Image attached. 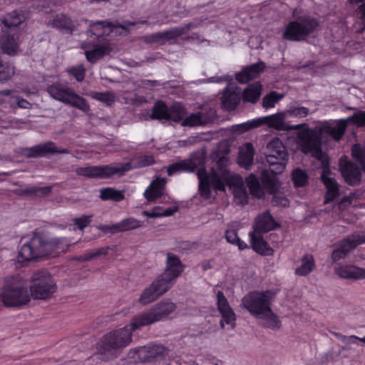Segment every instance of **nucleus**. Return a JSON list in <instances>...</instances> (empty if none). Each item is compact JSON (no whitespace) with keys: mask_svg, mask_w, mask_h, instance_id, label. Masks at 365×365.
Segmentation results:
<instances>
[{"mask_svg":"<svg viewBox=\"0 0 365 365\" xmlns=\"http://www.w3.org/2000/svg\"><path fill=\"white\" fill-rule=\"evenodd\" d=\"M176 309L175 303L164 299L134 316L129 324L103 335L97 349L102 354L113 353L127 346L136 329L166 319Z\"/></svg>","mask_w":365,"mask_h":365,"instance_id":"1","label":"nucleus"},{"mask_svg":"<svg viewBox=\"0 0 365 365\" xmlns=\"http://www.w3.org/2000/svg\"><path fill=\"white\" fill-rule=\"evenodd\" d=\"M54 279L45 270L34 273L31 277L30 293L27 287L19 277H13L5 280L0 294V309L6 307H19L27 304L31 296L36 299H46L56 291Z\"/></svg>","mask_w":365,"mask_h":365,"instance_id":"2","label":"nucleus"},{"mask_svg":"<svg viewBox=\"0 0 365 365\" xmlns=\"http://www.w3.org/2000/svg\"><path fill=\"white\" fill-rule=\"evenodd\" d=\"M16 256V267H22L28 262L47 256H56L65 251L62 246V240L54 238L46 241L37 233H34L29 239L22 238Z\"/></svg>","mask_w":365,"mask_h":365,"instance_id":"3","label":"nucleus"},{"mask_svg":"<svg viewBox=\"0 0 365 365\" xmlns=\"http://www.w3.org/2000/svg\"><path fill=\"white\" fill-rule=\"evenodd\" d=\"M267 150L266 159L273 174L264 170L261 174V182L264 190L269 194H274L279 189L276 175L284 170L288 160V153L282 141L278 138H274L267 144Z\"/></svg>","mask_w":365,"mask_h":365,"instance_id":"4","label":"nucleus"},{"mask_svg":"<svg viewBox=\"0 0 365 365\" xmlns=\"http://www.w3.org/2000/svg\"><path fill=\"white\" fill-rule=\"evenodd\" d=\"M26 21L22 11L14 10L0 19V46L3 53L14 56L19 51V26Z\"/></svg>","mask_w":365,"mask_h":365,"instance_id":"5","label":"nucleus"},{"mask_svg":"<svg viewBox=\"0 0 365 365\" xmlns=\"http://www.w3.org/2000/svg\"><path fill=\"white\" fill-rule=\"evenodd\" d=\"M319 26V21L315 17L301 15L286 25L282 38L290 41H304L317 30Z\"/></svg>","mask_w":365,"mask_h":365,"instance_id":"6","label":"nucleus"},{"mask_svg":"<svg viewBox=\"0 0 365 365\" xmlns=\"http://www.w3.org/2000/svg\"><path fill=\"white\" fill-rule=\"evenodd\" d=\"M228 175L229 172L227 170H224L220 175L215 170H212V173L208 174L205 165L198 168L197 175L199 180L198 191L200 195L205 200H209L212 195L211 187L217 190L225 191L226 183H230Z\"/></svg>","mask_w":365,"mask_h":365,"instance_id":"7","label":"nucleus"},{"mask_svg":"<svg viewBox=\"0 0 365 365\" xmlns=\"http://www.w3.org/2000/svg\"><path fill=\"white\" fill-rule=\"evenodd\" d=\"M273 298L274 294L271 290H254L242 298V304L251 315L259 317L271 312Z\"/></svg>","mask_w":365,"mask_h":365,"instance_id":"8","label":"nucleus"},{"mask_svg":"<svg viewBox=\"0 0 365 365\" xmlns=\"http://www.w3.org/2000/svg\"><path fill=\"white\" fill-rule=\"evenodd\" d=\"M131 163H119L115 165H90L79 167L76 173L78 175L88 178L107 179L115 175H123L126 172L132 170Z\"/></svg>","mask_w":365,"mask_h":365,"instance_id":"9","label":"nucleus"},{"mask_svg":"<svg viewBox=\"0 0 365 365\" xmlns=\"http://www.w3.org/2000/svg\"><path fill=\"white\" fill-rule=\"evenodd\" d=\"M47 92L53 99L81 110L86 111L89 108V105L84 98L78 95L68 86L58 81L48 86Z\"/></svg>","mask_w":365,"mask_h":365,"instance_id":"10","label":"nucleus"},{"mask_svg":"<svg viewBox=\"0 0 365 365\" xmlns=\"http://www.w3.org/2000/svg\"><path fill=\"white\" fill-rule=\"evenodd\" d=\"M137 24H148V21L139 20L136 21H124L123 24L112 23L108 20L91 21L89 24V29L88 30V36H96L100 38L103 36L108 35L113 32L115 29L119 28L123 30H128L129 27L135 26Z\"/></svg>","mask_w":365,"mask_h":365,"instance_id":"11","label":"nucleus"},{"mask_svg":"<svg viewBox=\"0 0 365 365\" xmlns=\"http://www.w3.org/2000/svg\"><path fill=\"white\" fill-rule=\"evenodd\" d=\"M137 24H148V21L139 20L136 21H124L123 24L112 23L108 20L91 21L89 24V29L88 30V36H96L100 38L103 36L108 35L113 32L115 29L119 28L123 30H128L129 27L135 26Z\"/></svg>","mask_w":365,"mask_h":365,"instance_id":"12","label":"nucleus"},{"mask_svg":"<svg viewBox=\"0 0 365 365\" xmlns=\"http://www.w3.org/2000/svg\"><path fill=\"white\" fill-rule=\"evenodd\" d=\"M302 151L310 153L314 158L322 155V132L307 128L299 134Z\"/></svg>","mask_w":365,"mask_h":365,"instance_id":"13","label":"nucleus"},{"mask_svg":"<svg viewBox=\"0 0 365 365\" xmlns=\"http://www.w3.org/2000/svg\"><path fill=\"white\" fill-rule=\"evenodd\" d=\"M16 153L27 158H37L45 157L48 154H68L67 148H58L52 141L38 144L32 147H19L16 149Z\"/></svg>","mask_w":365,"mask_h":365,"instance_id":"14","label":"nucleus"},{"mask_svg":"<svg viewBox=\"0 0 365 365\" xmlns=\"http://www.w3.org/2000/svg\"><path fill=\"white\" fill-rule=\"evenodd\" d=\"M205 164V159L203 155H192L190 158L180 160L169 165L167 168V174L172 176L181 173H193L197 168L202 167Z\"/></svg>","mask_w":365,"mask_h":365,"instance_id":"15","label":"nucleus"},{"mask_svg":"<svg viewBox=\"0 0 365 365\" xmlns=\"http://www.w3.org/2000/svg\"><path fill=\"white\" fill-rule=\"evenodd\" d=\"M363 243H365V236L359 235H353L352 238L348 237L341 240L339 247L331 253L332 262L336 263L340 259L345 258L350 251Z\"/></svg>","mask_w":365,"mask_h":365,"instance_id":"16","label":"nucleus"},{"mask_svg":"<svg viewBox=\"0 0 365 365\" xmlns=\"http://www.w3.org/2000/svg\"><path fill=\"white\" fill-rule=\"evenodd\" d=\"M285 114L284 113H277L273 115L259 118V126L262 125H267L270 128H274L277 130H299L303 126H307V124H298L290 125L285 122Z\"/></svg>","mask_w":365,"mask_h":365,"instance_id":"17","label":"nucleus"},{"mask_svg":"<svg viewBox=\"0 0 365 365\" xmlns=\"http://www.w3.org/2000/svg\"><path fill=\"white\" fill-rule=\"evenodd\" d=\"M217 307L221 314L220 326L224 328L225 323L230 324L232 328L235 327L236 314L229 304V302L222 291L217 293Z\"/></svg>","mask_w":365,"mask_h":365,"instance_id":"18","label":"nucleus"},{"mask_svg":"<svg viewBox=\"0 0 365 365\" xmlns=\"http://www.w3.org/2000/svg\"><path fill=\"white\" fill-rule=\"evenodd\" d=\"M280 225L275 221L269 210L259 213L253 224V231L250 233L262 235L279 227Z\"/></svg>","mask_w":365,"mask_h":365,"instance_id":"19","label":"nucleus"},{"mask_svg":"<svg viewBox=\"0 0 365 365\" xmlns=\"http://www.w3.org/2000/svg\"><path fill=\"white\" fill-rule=\"evenodd\" d=\"M185 265L175 254L168 252L166 255L165 267L163 274L174 282L184 272Z\"/></svg>","mask_w":365,"mask_h":365,"instance_id":"20","label":"nucleus"},{"mask_svg":"<svg viewBox=\"0 0 365 365\" xmlns=\"http://www.w3.org/2000/svg\"><path fill=\"white\" fill-rule=\"evenodd\" d=\"M143 223L142 221L138 220L133 217H128L111 225H101L98 227V229L104 232H108L111 234H114L137 229L142 227Z\"/></svg>","mask_w":365,"mask_h":365,"instance_id":"21","label":"nucleus"},{"mask_svg":"<svg viewBox=\"0 0 365 365\" xmlns=\"http://www.w3.org/2000/svg\"><path fill=\"white\" fill-rule=\"evenodd\" d=\"M168 351L164 346L153 343L134 349V352L138 354L139 358L143 361H149L153 359L164 356L168 354Z\"/></svg>","mask_w":365,"mask_h":365,"instance_id":"22","label":"nucleus"},{"mask_svg":"<svg viewBox=\"0 0 365 365\" xmlns=\"http://www.w3.org/2000/svg\"><path fill=\"white\" fill-rule=\"evenodd\" d=\"M265 63L259 61L255 63L247 66L242 70L235 74V79L240 83H246L255 79L264 71Z\"/></svg>","mask_w":365,"mask_h":365,"instance_id":"23","label":"nucleus"},{"mask_svg":"<svg viewBox=\"0 0 365 365\" xmlns=\"http://www.w3.org/2000/svg\"><path fill=\"white\" fill-rule=\"evenodd\" d=\"M340 170L345 182L349 185H359L361 180V173L358 165L351 161L340 164Z\"/></svg>","mask_w":365,"mask_h":365,"instance_id":"24","label":"nucleus"},{"mask_svg":"<svg viewBox=\"0 0 365 365\" xmlns=\"http://www.w3.org/2000/svg\"><path fill=\"white\" fill-rule=\"evenodd\" d=\"M250 237L252 248L256 253L264 257L274 255V249L264 240L262 235L250 233Z\"/></svg>","mask_w":365,"mask_h":365,"instance_id":"25","label":"nucleus"},{"mask_svg":"<svg viewBox=\"0 0 365 365\" xmlns=\"http://www.w3.org/2000/svg\"><path fill=\"white\" fill-rule=\"evenodd\" d=\"M334 269L336 274L343 279H365V269L354 265H341L340 264H337L335 266Z\"/></svg>","mask_w":365,"mask_h":365,"instance_id":"26","label":"nucleus"},{"mask_svg":"<svg viewBox=\"0 0 365 365\" xmlns=\"http://www.w3.org/2000/svg\"><path fill=\"white\" fill-rule=\"evenodd\" d=\"M166 182L165 178H157L153 180L144 192L147 200L152 202L161 197L164 194Z\"/></svg>","mask_w":365,"mask_h":365,"instance_id":"27","label":"nucleus"},{"mask_svg":"<svg viewBox=\"0 0 365 365\" xmlns=\"http://www.w3.org/2000/svg\"><path fill=\"white\" fill-rule=\"evenodd\" d=\"M347 128V120L340 119L336 120V125L334 126L329 123H325L322 125L320 132L325 133L336 141H339L343 137Z\"/></svg>","mask_w":365,"mask_h":365,"instance_id":"28","label":"nucleus"},{"mask_svg":"<svg viewBox=\"0 0 365 365\" xmlns=\"http://www.w3.org/2000/svg\"><path fill=\"white\" fill-rule=\"evenodd\" d=\"M48 25L64 34H71L74 30L72 20L63 14H56L53 19L48 21Z\"/></svg>","mask_w":365,"mask_h":365,"instance_id":"29","label":"nucleus"},{"mask_svg":"<svg viewBox=\"0 0 365 365\" xmlns=\"http://www.w3.org/2000/svg\"><path fill=\"white\" fill-rule=\"evenodd\" d=\"M255 155V148L251 143H246L243 147L240 149L237 157L238 165L241 168L249 170L253 164Z\"/></svg>","mask_w":365,"mask_h":365,"instance_id":"30","label":"nucleus"},{"mask_svg":"<svg viewBox=\"0 0 365 365\" xmlns=\"http://www.w3.org/2000/svg\"><path fill=\"white\" fill-rule=\"evenodd\" d=\"M321 180L327 188L324 195V204L333 202L339 195V185L334 178L325 175H321Z\"/></svg>","mask_w":365,"mask_h":365,"instance_id":"31","label":"nucleus"},{"mask_svg":"<svg viewBox=\"0 0 365 365\" xmlns=\"http://www.w3.org/2000/svg\"><path fill=\"white\" fill-rule=\"evenodd\" d=\"M110 51V48L108 44L96 45L92 49L85 51V56L87 61L93 64L109 54Z\"/></svg>","mask_w":365,"mask_h":365,"instance_id":"32","label":"nucleus"},{"mask_svg":"<svg viewBox=\"0 0 365 365\" xmlns=\"http://www.w3.org/2000/svg\"><path fill=\"white\" fill-rule=\"evenodd\" d=\"M262 86L259 82L249 84L242 93L245 101L255 103L262 94Z\"/></svg>","mask_w":365,"mask_h":365,"instance_id":"33","label":"nucleus"},{"mask_svg":"<svg viewBox=\"0 0 365 365\" xmlns=\"http://www.w3.org/2000/svg\"><path fill=\"white\" fill-rule=\"evenodd\" d=\"M240 101L238 93L227 89L222 96V108L227 111L234 110Z\"/></svg>","mask_w":365,"mask_h":365,"instance_id":"34","label":"nucleus"},{"mask_svg":"<svg viewBox=\"0 0 365 365\" xmlns=\"http://www.w3.org/2000/svg\"><path fill=\"white\" fill-rule=\"evenodd\" d=\"M174 283L175 282L173 281L162 273L151 283L150 285L159 297H160L170 289Z\"/></svg>","mask_w":365,"mask_h":365,"instance_id":"35","label":"nucleus"},{"mask_svg":"<svg viewBox=\"0 0 365 365\" xmlns=\"http://www.w3.org/2000/svg\"><path fill=\"white\" fill-rule=\"evenodd\" d=\"M301 265L295 269V274L305 277L315 268V260L312 255L305 254L301 258Z\"/></svg>","mask_w":365,"mask_h":365,"instance_id":"36","label":"nucleus"},{"mask_svg":"<svg viewBox=\"0 0 365 365\" xmlns=\"http://www.w3.org/2000/svg\"><path fill=\"white\" fill-rule=\"evenodd\" d=\"M125 197L124 192L118 190L114 187H104L100 190V198L103 201L112 200L114 202H120Z\"/></svg>","mask_w":365,"mask_h":365,"instance_id":"37","label":"nucleus"},{"mask_svg":"<svg viewBox=\"0 0 365 365\" xmlns=\"http://www.w3.org/2000/svg\"><path fill=\"white\" fill-rule=\"evenodd\" d=\"M15 73L12 63L0 56V83L7 82Z\"/></svg>","mask_w":365,"mask_h":365,"instance_id":"38","label":"nucleus"},{"mask_svg":"<svg viewBox=\"0 0 365 365\" xmlns=\"http://www.w3.org/2000/svg\"><path fill=\"white\" fill-rule=\"evenodd\" d=\"M143 39L147 43H155L163 45L167 41H171L172 37L170 30H168L146 35L143 37Z\"/></svg>","mask_w":365,"mask_h":365,"instance_id":"39","label":"nucleus"},{"mask_svg":"<svg viewBox=\"0 0 365 365\" xmlns=\"http://www.w3.org/2000/svg\"><path fill=\"white\" fill-rule=\"evenodd\" d=\"M169 108L165 102L157 101L153 107L150 118L155 120H166L168 118Z\"/></svg>","mask_w":365,"mask_h":365,"instance_id":"40","label":"nucleus"},{"mask_svg":"<svg viewBox=\"0 0 365 365\" xmlns=\"http://www.w3.org/2000/svg\"><path fill=\"white\" fill-rule=\"evenodd\" d=\"M259 318L265 320L264 327L273 330H277L281 327L282 322L279 317L272 312H267L264 315L260 316Z\"/></svg>","mask_w":365,"mask_h":365,"instance_id":"41","label":"nucleus"},{"mask_svg":"<svg viewBox=\"0 0 365 365\" xmlns=\"http://www.w3.org/2000/svg\"><path fill=\"white\" fill-rule=\"evenodd\" d=\"M307 173L300 168H296L292 171V180L295 187H302L308 183Z\"/></svg>","mask_w":365,"mask_h":365,"instance_id":"42","label":"nucleus"},{"mask_svg":"<svg viewBox=\"0 0 365 365\" xmlns=\"http://www.w3.org/2000/svg\"><path fill=\"white\" fill-rule=\"evenodd\" d=\"M204 117V114L200 112L192 113L189 116L184 118L181 123V125L185 127H193L205 124L206 123V120Z\"/></svg>","mask_w":365,"mask_h":365,"instance_id":"43","label":"nucleus"},{"mask_svg":"<svg viewBox=\"0 0 365 365\" xmlns=\"http://www.w3.org/2000/svg\"><path fill=\"white\" fill-rule=\"evenodd\" d=\"M159 297V295L153 287L150 285L143 291L138 299V302L142 305H146L155 301Z\"/></svg>","mask_w":365,"mask_h":365,"instance_id":"44","label":"nucleus"},{"mask_svg":"<svg viewBox=\"0 0 365 365\" xmlns=\"http://www.w3.org/2000/svg\"><path fill=\"white\" fill-rule=\"evenodd\" d=\"M185 114V108L181 105H175L169 108L168 118L166 120H171L175 123H182Z\"/></svg>","mask_w":365,"mask_h":365,"instance_id":"45","label":"nucleus"},{"mask_svg":"<svg viewBox=\"0 0 365 365\" xmlns=\"http://www.w3.org/2000/svg\"><path fill=\"white\" fill-rule=\"evenodd\" d=\"M158 208H153L151 210L148 211H143V215L144 216L150 217V218H155V217H169L173 215L174 213L178 212V207H168L165 208L163 212H158Z\"/></svg>","mask_w":365,"mask_h":365,"instance_id":"46","label":"nucleus"},{"mask_svg":"<svg viewBox=\"0 0 365 365\" xmlns=\"http://www.w3.org/2000/svg\"><path fill=\"white\" fill-rule=\"evenodd\" d=\"M351 156L355 161L361 165L365 173V149L359 144H354L351 148Z\"/></svg>","mask_w":365,"mask_h":365,"instance_id":"47","label":"nucleus"},{"mask_svg":"<svg viewBox=\"0 0 365 365\" xmlns=\"http://www.w3.org/2000/svg\"><path fill=\"white\" fill-rule=\"evenodd\" d=\"M283 97V94L278 93L276 91H271L264 96L262 99V106L266 108H273Z\"/></svg>","mask_w":365,"mask_h":365,"instance_id":"48","label":"nucleus"},{"mask_svg":"<svg viewBox=\"0 0 365 365\" xmlns=\"http://www.w3.org/2000/svg\"><path fill=\"white\" fill-rule=\"evenodd\" d=\"M66 72L72 76L78 82H82L86 76V68L83 64L71 66Z\"/></svg>","mask_w":365,"mask_h":365,"instance_id":"49","label":"nucleus"},{"mask_svg":"<svg viewBox=\"0 0 365 365\" xmlns=\"http://www.w3.org/2000/svg\"><path fill=\"white\" fill-rule=\"evenodd\" d=\"M289 116L297 118H305L309 114V109L304 106H289L287 110Z\"/></svg>","mask_w":365,"mask_h":365,"instance_id":"50","label":"nucleus"},{"mask_svg":"<svg viewBox=\"0 0 365 365\" xmlns=\"http://www.w3.org/2000/svg\"><path fill=\"white\" fill-rule=\"evenodd\" d=\"M51 192V187L46 186L43 187H31L24 190V192L30 196H46Z\"/></svg>","mask_w":365,"mask_h":365,"instance_id":"51","label":"nucleus"},{"mask_svg":"<svg viewBox=\"0 0 365 365\" xmlns=\"http://www.w3.org/2000/svg\"><path fill=\"white\" fill-rule=\"evenodd\" d=\"M259 127V118L255 120H249L243 123L237 124L235 125V131L240 133H243L252 128Z\"/></svg>","mask_w":365,"mask_h":365,"instance_id":"52","label":"nucleus"},{"mask_svg":"<svg viewBox=\"0 0 365 365\" xmlns=\"http://www.w3.org/2000/svg\"><path fill=\"white\" fill-rule=\"evenodd\" d=\"M106 254L107 250L104 248H100L96 250H88L83 255L80 256L78 259L81 261H88L99 256L106 255Z\"/></svg>","mask_w":365,"mask_h":365,"instance_id":"53","label":"nucleus"},{"mask_svg":"<svg viewBox=\"0 0 365 365\" xmlns=\"http://www.w3.org/2000/svg\"><path fill=\"white\" fill-rule=\"evenodd\" d=\"M93 215H83L80 217H75L72 220L73 224L77 226L80 230H84L90 225L92 221Z\"/></svg>","mask_w":365,"mask_h":365,"instance_id":"54","label":"nucleus"},{"mask_svg":"<svg viewBox=\"0 0 365 365\" xmlns=\"http://www.w3.org/2000/svg\"><path fill=\"white\" fill-rule=\"evenodd\" d=\"M93 98L110 105L114 102V96L110 92H95L93 96Z\"/></svg>","mask_w":365,"mask_h":365,"instance_id":"55","label":"nucleus"},{"mask_svg":"<svg viewBox=\"0 0 365 365\" xmlns=\"http://www.w3.org/2000/svg\"><path fill=\"white\" fill-rule=\"evenodd\" d=\"M193 27L192 23H188L187 24L183 25L182 26L175 27L171 30L170 32L171 34L172 40L176 39L178 37L185 34Z\"/></svg>","mask_w":365,"mask_h":365,"instance_id":"56","label":"nucleus"},{"mask_svg":"<svg viewBox=\"0 0 365 365\" xmlns=\"http://www.w3.org/2000/svg\"><path fill=\"white\" fill-rule=\"evenodd\" d=\"M346 120L347 122L350 121L358 127H363L365 125V111L359 110L356 112Z\"/></svg>","mask_w":365,"mask_h":365,"instance_id":"57","label":"nucleus"},{"mask_svg":"<svg viewBox=\"0 0 365 365\" xmlns=\"http://www.w3.org/2000/svg\"><path fill=\"white\" fill-rule=\"evenodd\" d=\"M315 158L317 159L318 160L321 161L322 168V175H325L328 176L331 173V170L329 168V156L327 155L326 154H324L322 151V155L320 157Z\"/></svg>","mask_w":365,"mask_h":365,"instance_id":"58","label":"nucleus"},{"mask_svg":"<svg viewBox=\"0 0 365 365\" xmlns=\"http://www.w3.org/2000/svg\"><path fill=\"white\" fill-rule=\"evenodd\" d=\"M250 193L257 199L263 198L264 196V191L262 184H259L249 188Z\"/></svg>","mask_w":365,"mask_h":365,"instance_id":"59","label":"nucleus"},{"mask_svg":"<svg viewBox=\"0 0 365 365\" xmlns=\"http://www.w3.org/2000/svg\"><path fill=\"white\" fill-rule=\"evenodd\" d=\"M155 163V158L152 155H143L142 156L138 162L137 168H144L149 165H152Z\"/></svg>","mask_w":365,"mask_h":365,"instance_id":"60","label":"nucleus"},{"mask_svg":"<svg viewBox=\"0 0 365 365\" xmlns=\"http://www.w3.org/2000/svg\"><path fill=\"white\" fill-rule=\"evenodd\" d=\"M239 238L237 232L235 230H227L225 232V239L230 244H235L237 240Z\"/></svg>","mask_w":365,"mask_h":365,"instance_id":"61","label":"nucleus"},{"mask_svg":"<svg viewBox=\"0 0 365 365\" xmlns=\"http://www.w3.org/2000/svg\"><path fill=\"white\" fill-rule=\"evenodd\" d=\"M246 183L248 188L260 184L258 178L253 173L246 178Z\"/></svg>","mask_w":365,"mask_h":365,"instance_id":"62","label":"nucleus"},{"mask_svg":"<svg viewBox=\"0 0 365 365\" xmlns=\"http://www.w3.org/2000/svg\"><path fill=\"white\" fill-rule=\"evenodd\" d=\"M246 183L248 188L260 184L258 178L253 173L246 178Z\"/></svg>","mask_w":365,"mask_h":365,"instance_id":"63","label":"nucleus"},{"mask_svg":"<svg viewBox=\"0 0 365 365\" xmlns=\"http://www.w3.org/2000/svg\"><path fill=\"white\" fill-rule=\"evenodd\" d=\"M16 104L21 108H29L31 103L26 99L18 97L16 98Z\"/></svg>","mask_w":365,"mask_h":365,"instance_id":"64","label":"nucleus"}]
</instances>
